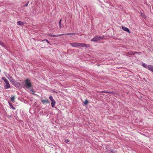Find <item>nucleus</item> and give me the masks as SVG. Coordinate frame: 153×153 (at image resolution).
<instances>
[{
  "instance_id": "6",
  "label": "nucleus",
  "mask_w": 153,
  "mask_h": 153,
  "mask_svg": "<svg viewBox=\"0 0 153 153\" xmlns=\"http://www.w3.org/2000/svg\"><path fill=\"white\" fill-rule=\"evenodd\" d=\"M5 89H8L10 88V85L9 82L8 81L7 82H5Z\"/></svg>"
},
{
  "instance_id": "35",
  "label": "nucleus",
  "mask_w": 153,
  "mask_h": 153,
  "mask_svg": "<svg viewBox=\"0 0 153 153\" xmlns=\"http://www.w3.org/2000/svg\"><path fill=\"white\" fill-rule=\"evenodd\" d=\"M53 34H49V36H52Z\"/></svg>"
},
{
  "instance_id": "2",
  "label": "nucleus",
  "mask_w": 153,
  "mask_h": 153,
  "mask_svg": "<svg viewBox=\"0 0 153 153\" xmlns=\"http://www.w3.org/2000/svg\"><path fill=\"white\" fill-rule=\"evenodd\" d=\"M49 99L51 101V105L52 107H54L55 103H56V102L53 99V97L51 96H50L49 97Z\"/></svg>"
},
{
  "instance_id": "25",
  "label": "nucleus",
  "mask_w": 153,
  "mask_h": 153,
  "mask_svg": "<svg viewBox=\"0 0 153 153\" xmlns=\"http://www.w3.org/2000/svg\"><path fill=\"white\" fill-rule=\"evenodd\" d=\"M110 153H116V152L113 150L112 149L110 150Z\"/></svg>"
},
{
  "instance_id": "34",
  "label": "nucleus",
  "mask_w": 153,
  "mask_h": 153,
  "mask_svg": "<svg viewBox=\"0 0 153 153\" xmlns=\"http://www.w3.org/2000/svg\"><path fill=\"white\" fill-rule=\"evenodd\" d=\"M8 117H12V115H10L7 116Z\"/></svg>"
},
{
  "instance_id": "31",
  "label": "nucleus",
  "mask_w": 153,
  "mask_h": 153,
  "mask_svg": "<svg viewBox=\"0 0 153 153\" xmlns=\"http://www.w3.org/2000/svg\"><path fill=\"white\" fill-rule=\"evenodd\" d=\"M65 142L66 143H68L69 142V140H68V139H66V140H65Z\"/></svg>"
},
{
  "instance_id": "36",
  "label": "nucleus",
  "mask_w": 153,
  "mask_h": 153,
  "mask_svg": "<svg viewBox=\"0 0 153 153\" xmlns=\"http://www.w3.org/2000/svg\"><path fill=\"white\" fill-rule=\"evenodd\" d=\"M138 53L139 54H140V53Z\"/></svg>"
},
{
  "instance_id": "8",
  "label": "nucleus",
  "mask_w": 153,
  "mask_h": 153,
  "mask_svg": "<svg viewBox=\"0 0 153 153\" xmlns=\"http://www.w3.org/2000/svg\"><path fill=\"white\" fill-rule=\"evenodd\" d=\"M98 36H95V37H94L93 39H91V41H94V42H96L98 40Z\"/></svg>"
},
{
  "instance_id": "12",
  "label": "nucleus",
  "mask_w": 153,
  "mask_h": 153,
  "mask_svg": "<svg viewBox=\"0 0 153 153\" xmlns=\"http://www.w3.org/2000/svg\"><path fill=\"white\" fill-rule=\"evenodd\" d=\"M15 96H12V97L11 98V101L13 102H15Z\"/></svg>"
},
{
  "instance_id": "26",
  "label": "nucleus",
  "mask_w": 153,
  "mask_h": 153,
  "mask_svg": "<svg viewBox=\"0 0 153 153\" xmlns=\"http://www.w3.org/2000/svg\"><path fill=\"white\" fill-rule=\"evenodd\" d=\"M29 3V1H28V2H27V3L25 4V5H23V6L24 7H27Z\"/></svg>"
},
{
  "instance_id": "9",
  "label": "nucleus",
  "mask_w": 153,
  "mask_h": 153,
  "mask_svg": "<svg viewBox=\"0 0 153 153\" xmlns=\"http://www.w3.org/2000/svg\"><path fill=\"white\" fill-rule=\"evenodd\" d=\"M78 43L75 42L73 43H71V45L73 47H75L78 46Z\"/></svg>"
},
{
  "instance_id": "29",
  "label": "nucleus",
  "mask_w": 153,
  "mask_h": 153,
  "mask_svg": "<svg viewBox=\"0 0 153 153\" xmlns=\"http://www.w3.org/2000/svg\"><path fill=\"white\" fill-rule=\"evenodd\" d=\"M44 41H45L47 43H49V42L48 41V40L47 39H44V40H42V42H44Z\"/></svg>"
},
{
  "instance_id": "16",
  "label": "nucleus",
  "mask_w": 153,
  "mask_h": 153,
  "mask_svg": "<svg viewBox=\"0 0 153 153\" xmlns=\"http://www.w3.org/2000/svg\"><path fill=\"white\" fill-rule=\"evenodd\" d=\"M88 101L87 100H85V101L84 102V104L85 105H87L88 104Z\"/></svg>"
},
{
  "instance_id": "13",
  "label": "nucleus",
  "mask_w": 153,
  "mask_h": 153,
  "mask_svg": "<svg viewBox=\"0 0 153 153\" xmlns=\"http://www.w3.org/2000/svg\"><path fill=\"white\" fill-rule=\"evenodd\" d=\"M10 81L13 84V85L15 82H16V81L14 79H13L11 77V79L10 80Z\"/></svg>"
},
{
  "instance_id": "14",
  "label": "nucleus",
  "mask_w": 153,
  "mask_h": 153,
  "mask_svg": "<svg viewBox=\"0 0 153 153\" xmlns=\"http://www.w3.org/2000/svg\"><path fill=\"white\" fill-rule=\"evenodd\" d=\"M142 66L144 68H146L148 69V65H146L144 63H143L142 64Z\"/></svg>"
},
{
  "instance_id": "21",
  "label": "nucleus",
  "mask_w": 153,
  "mask_h": 153,
  "mask_svg": "<svg viewBox=\"0 0 153 153\" xmlns=\"http://www.w3.org/2000/svg\"><path fill=\"white\" fill-rule=\"evenodd\" d=\"M2 80H4L5 82H7L8 81V80L5 77H2Z\"/></svg>"
},
{
  "instance_id": "32",
  "label": "nucleus",
  "mask_w": 153,
  "mask_h": 153,
  "mask_svg": "<svg viewBox=\"0 0 153 153\" xmlns=\"http://www.w3.org/2000/svg\"><path fill=\"white\" fill-rule=\"evenodd\" d=\"M74 34V33H67L66 34H65V35H71V34Z\"/></svg>"
},
{
  "instance_id": "5",
  "label": "nucleus",
  "mask_w": 153,
  "mask_h": 153,
  "mask_svg": "<svg viewBox=\"0 0 153 153\" xmlns=\"http://www.w3.org/2000/svg\"><path fill=\"white\" fill-rule=\"evenodd\" d=\"M122 29L124 31L130 33V31L126 27L124 26H122Z\"/></svg>"
},
{
  "instance_id": "18",
  "label": "nucleus",
  "mask_w": 153,
  "mask_h": 153,
  "mask_svg": "<svg viewBox=\"0 0 153 153\" xmlns=\"http://www.w3.org/2000/svg\"><path fill=\"white\" fill-rule=\"evenodd\" d=\"M63 35H64V34H61L56 35H52V36H53V37H58V36H62Z\"/></svg>"
},
{
  "instance_id": "17",
  "label": "nucleus",
  "mask_w": 153,
  "mask_h": 153,
  "mask_svg": "<svg viewBox=\"0 0 153 153\" xmlns=\"http://www.w3.org/2000/svg\"><path fill=\"white\" fill-rule=\"evenodd\" d=\"M90 46V45L89 44H86L85 43H83V47H84L86 48H88Z\"/></svg>"
},
{
  "instance_id": "33",
  "label": "nucleus",
  "mask_w": 153,
  "mask_h": 153,
  "mask_svg": "<svg viewBox=\"0 0 153 153\" xmlns=\"http://www.w3.org/2000/svg\"><path fill=\"white\" fill-rule=\"evenodd\" d=\"M134 53H135V54L138 53H141L140 52H134Z\"/></svg>"
},
{
  "instance_id": "11",
  "label": "nucleus",
  "mask_w": 153,
  "mask_h": 153,
  "mask_svg": "<svg viewBox=\"0 0 153 153\" xmlns=\"http://www.w3.org/2000/svg\"><path fill=\"white\" fill-rule=\"evenodd\" d=\"M8 103L9 104V105L11 107L13 110H15L16 109V108L14 107L13 105H12V103H10V102H8Z\"/></svg>"
},
{
  "instance_id": "4",
  "label": "nucleus",
  "mask_w": 153,
  "mask_h": 153,
  "mask_svg": "<svg viewBox=\"0 0 153 153\" xmlns=\"http://www.w3.org/2000/svg\"><path fill=\"white\" fill-rule=\"evenodd\" d=\"M148 69L153 72V65H148Z\"/></svg>"
},
{
  "instance_id": "1",
  "label": "nucleus",
  "mask_w": 153,
  "mask_h": 153,
  "mask_svg": "<svg viewBox=\"0 0 153 153\" xmlns=\"http://www.w3.org/2000/svg\"><path fill=\"white\" fill-rule=\"evenodd\" d=\"M23 85L22 87L27 89L31 88L32 87L30 81L28 79L25 80Z\"/></svg>"
},
{
  "instance_id": "3",
  "label": "nucleus",
  "mask_w": 153,
  "mask_h": 153,
  "mask_svg": "<svg viewBox=\"0 0 153 153\" xmlns=\"http://www.w3.org/2000/svg\"><path fill=\"white\" fill-rule=\"evenodd\" d=\"M13 85L16 87L19 88L20 87H22V85H21L19 82H16Z\"/></svg>"
},
{
  "instance_id": "7",
  "label": "nucleus",
  "mask_w": 153,
  "mask_h": 153,
  "mask_svg": "<svg viewBox=\"0 0 153 153\" xmlns=\"http://www.w3.org/2000/svg\"><path fill=\"white\" fill-rule=\"evenodd\" d=\"M41 101L44 104L45 103H50L48 99H46V100L42 99L41 100Z\"/></svg>"
},
{
  "instance_id": "20",
  "label": "nucleus",
  "mask_w": 153,
  "mask_h": 153,
  "mask_svg": "<svg viewBox=\"0 0 153 153\" xmlns=\"http://www.w3.org/2000/svg\"><path fill=\"white\" fill-rule=\"evenodd\" d=\"M78 46L83 47V43H78Z\"/></svg>"
},
{
  "instance_id": "10",
  "label": "nucleus",
  "mask_w": 153,
  "mask_h": 153,
  "mask_svg": "<svg viewBox=\"0 0 153 153\" xmlns=\"http://www.w3.org/2000/svg\"><path fill=\"white\" fill-rule=\"evenodd\" d=\"M17 24L18 25H24V22L20 21H18L17 22Z\"/></svg>"
},
{
  "instance_id": "28",
  "label": "nucleus",
  "mask_w": 153,
  "mask_h": 153,
  "mask_svg": "<svg viewBox=\"0 0 153 153\" xmlns=\"http://www.w3.org/2000/svg\"><path fill=\"white\" fill-rule=\"evenodd\" d=\"M30 89V91H32L33 92L35 93V91L34 90L33 88H31Z\"/></svg>"
},
{
  "instance_id": "23",
  "label": "nucleus",
  "mask_w": 153,
  "mask_h": 153,
  "mask_svg": "<svg viewBox=\"0 0 153 153\" xmlns=\"http://www.w3.org/2000/svg\"><path fill=\"white\" fill-rule=\"evenodd\" d=\"M61 21H62V19H60L59 21V26L60 27H61Z\"/></svg>"
},
{
  "instance_id": "27",
  "label": "nucleus",
  "mask_w": 153,
  "mask_h": 153,
  "mask_svg": "<svg viewBox=\"0 0 153 153\" xmlns=\"http://www.w3.org/2000/svg\"><path fill=\"white\" fill-rule=\"evenodd\" d=\"M98 40H100L102 39H103V37L100 36V37H98Z\"/></svg>"
},
{
  "instance_id": "22",
  "label": "nucleus",
  "mask_w": 153,
  "mask_h": 153,
  "mask_svg": "<svg viewBox=\"0 0 153 153\" xmlns=\"http://www.w3.org/2000/svg\"><path fill=\"white\" fill-rule=\"evenodd\" d=\"M141 16L143 18H146L144 14L142 12H141Z\"/></svg>"
},
{
  "instance_id": "30",
  "label": "nucleus",
  "mask_w": 153,
  "mask_h": 153,
  "mask_svg": "<svg viewBox=\"0 0 153 153\" xmlns=\"http://www.w3.org/2000/svg\"><path fill=\"white\" fill-rule=\"evenodd\" d=\"M108 91H101L100 92V93H108Z\"/></svg>"
},
{
  "instance_id": "15",
  "label": "nucleus",
  "mask_w": 153,
  "mask_h": 153,
  "mask_svg": "<svg viewBox=\"0 0 153 153\" xmlns=\"http://www.w3.org/2000/svg\"><path fill=\"white\" fill-rule=\"evenodd\" d=\"M127 53L128 55H134L135 54V53H134V52L130 51V52H128Z\"/></svg>"
},
{
  "instance_id": "24",
  "label": "nucleus",
  "mask_w": 153,
  "mask_h": 153,
  "mask_svg": "<svg viewBox=\"0 0 153 153\" xmlns=\"http://www.w3.org/2000/svg\"><path fill=\"white\" fill-rule=\"evenodd\" d=\"M0 45L3 47H4L5 46L4 44L0 41Z\"/></svg>"
},
{
  "instance_id": "19",
  "label": "nucleus",
  "mask_w": 153,
  "mask_h": 153,
  "mask_svg": "<svg viewBox=\"0 0 153 153\" xmlns=\"http://www.w3.org/2000/svg\"><path fill=\"white\" fill-rule=\"evenodd\" d=\"M108 93L112 94L113 95H115L116 94V93L114 91H111V92L108 91Z\"/></svg>"
}]
</instances>
